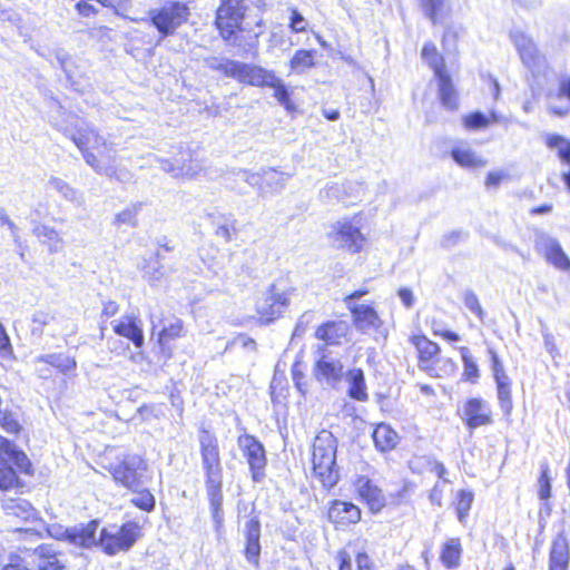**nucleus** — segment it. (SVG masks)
<instances>
[{"instance_id": "f257e3e1", "label": "nucleus", "mask_w": 570, "mask_h": 570, "mask_svg": "<svg viewBox=\"0 0 570 570\" xmlns=\"http://www.w3.org/2000/svg\"><path fill=\"white\" fill-rule=\"evenodd\" d=\"M65 134L81 150L86 163L99 175L118 180L128 178V171L118 169L116 149L88 124H76L75 129L65 128Z\"/></svg>"}, {"instance_id": "f03ea898", "label": "nucleus", "mask_w": 570, "mask_h": 570, "mask_svg": "<svg viewBox=\"0 0 570 570\" xmlns=\"http://www.w3.org/2000/svg\"><path fill=\"white\" fill-rule=\"evenodd\" d=\"M337 440L327 430H322L314 439L312 464L313 474L326 489L333 488L338 481L336 465Z\"/></svg>"}, {"instance_id": "7ed1b4c3", "label": "nucleus", "mask_w": 570, "mask_h": 570, "mask_svg": "<svg viewBox=\"0 0 570 570\" xmlns=\"http://www.w3.org/2000/svg\"><path fill=\"white\" fill-rule=\"evenodd\" d=\"M297 296V288L288 279H275L256 301V312L264 323L279 318Z\"/></svg>"}, {"instance_id": "20e7f679", "label": "nucleus", "mask_w": 570, "mask_h": 570, "mask_svg": "<svg viewBox=\"0 0 570 570\" xmlns=\"http://www.w3.org/2000/svg\"><path fill=\"white\" fill-rule=\"evenodd\" d=\"M18 472L31 474V462L11 441L0 435V490L18 487Z\"/></svg>"}, {"instance_id": "39448f33", "label": "nucleus", "mask_w": 570, "mask_h": 570, "mask_svg": "<svg viewBox=\"0 0 570 570\" xmlns=\"http://www.w3.org/2000/svg\"><path fill=\"white\" fill-rule=\"evenodd\" d=\"M198 441L206 490L223 489V466L217 438L208 431H202Z\"/></svg>"}, {"instance_id": "423d86ee", "label": "nucleus", "mask_w": 570, "mask_h": 570, "mask_svg": "<svg viewBox=\"0 0 570 570\" xmlns=\"http://www.w3.org/2000/svg\"><path fill=\"white\" fill-rule=\"evenodd\" d=\"M139 537L140 527L136 522H127L121 527L101 529L94 546H99L107 554L114 556L129 550Z\"/></svg>"}, {"instance_id": "0eeeda50", "label": "nucleus", "mask_w": 570, "mask_h": 570, "mask_svg": "<svg viewBox=\"0 0 570 570\" xmlns=\"http://www.w3.org/2000/svg\"><path fill=\"white\" fill-rule=\"evenodd\" d=\"M189 14L187 3L173 0L165 1L159 8L149 11L153 26L163 37L174 35L187 21Z\"/></svg>"}, {"instance_id": "6e6552de", "label": "nucleus", "mask_w": 570, "mask_h": 570, "mask_svg": "<svg viewBox=\"0 0 570 570\" xmlns=\"http://www.w3.org/2000/svg\"><path fill=\"white\" fill-rule=\"evenodd\" d=\"M261 0L253 3L258 6ZM247 10L246 0H220L216 13V26L225 40H230L237 30L240 29V21Z\"/></svg>"}, {"instance_id": "1a4fd4ad", "label": "nucleus", "mask_w": 570, "mask_h": 570, "mask_svg": "<svg viewBox=\"0 0 570 570\" xmlns=\"http://www.w3.org/2000/svg\"><path fill=\"white\" fill-rule=\"evenodd\" d=\"M344 364L341 356L334 355L327 350L320 351L313 367V375L318 383L337 389L344 380Z\"/></svg>"}, {"instance_id": "9d476101", "label": "nucleus", "mask_w": 570, "mask_h": 570, "mask_svg": "<svg viewBox=\"0 0 570 570\" xmlns=\"http://www.w3.org/2000/svg\"><path fill=\"white\" fill-rule=\"evenodd\" d=\"M98 527L99 522L92 520L87 524L66 529L60 525H52L48 529V532L57 540H66L70 544L80 548H91L96 543V532L98 531Z\"/></svg>"}, {"instance_id": "9b49d317", "label": "nucleus", "mask_w": 570, "mask_h": 570, "mask_svg": "<svg viewBox=\"0 0 570 570\" xmlns=\"http://www.w3.org/2000/svg\"><path fill=\"white\" fill-rule=\"evenodd\" d=\"M460 416L470 430L493 423L490 404L481 397H472L464 402Z\"/></svg>"}, {"instance_id": "f8f14e48", "label": "nucleus", "mask_w": 570, "mask_h": 570, "mask_svg": "<svg viewBox=\"0 0 570 570\" xmlns=\"http://www.w3.org/2000/svg\"><path fill=\"white\" fill-rule=\"evenodd\" d=\"M238 446L247 459L253 480L259 482L266 465L265 450L254 436L244 434L238 438Z\"/></svg>"}, {"instance_id": "ddd939ff", "label": "nucleus", "mask_w": 570, "mask_h": 570, "mask_svg": "<svg viewBox=\"0 0 570 570\" xmlns=\"http://www.w3.org/2000/svg\"><path fill=\"white\" fill-rule=\"evenodd\" d=\"M146 470L145 462L139 456H131L117 465L112 472L114 479L131 491L141 487V476Z\"/></svg>"}, {"instance_id": "4468645a", "label": "nucleus", "mask_w": 570, "mask_h": 570, "mask_svg": "<svg viewBox=\"0 0 570 570\" xmlns=\"http://www.w3.org/2000/svg\"><path fill=\"white\" fill-rule=\"evenodd\" d=\"M535 248L556 268L564 272L570 271V258L556 238L547 234H540L535 239Z\"/></svg>"}, {"instance_id": "2eb2a0df", "label": "nucleus", "mask_w": 570, "mask_h": 570, "mask_svg": "<svg viewBox=\"0 0 570 570\" xmlns=\"http://www.w3.org/2000/svg\"><path fill=\"white\" fill-rule=\"evenodd\" d=\"M181 156L180 159H161L160 168L175 178L194 179L203 171V166L197 160H191L189 154Z\"/></svg>"}, {"instance_id": "dca6fc26", "label": "nucleus", "mask_w": 570, "mask_h": 570, "mask_svg": "<svg viewBox=\"0 0 570 570\" xmlns=\"http://www.w3.org/2000/svg\"><path fill=\"white\" fill-rule=\"evenodd\" d=\"M334 242L351 252L361 250L364 237L358 227L351 224L348 220H340L333 226Z\"/></svg>"}, {"instance_id": "f3484780", "label": "nucleus", "mask_w": 570, "mask_h": 570, "mask_svg": "<svg viewBox=\"0 0 570 570\" xmlns=\"http://www.w3.org/2000/svg\"><path fill=\"white\" fill-rule=\"evenodd\" d=\"M348 309L352 313L354 325L360 332L368 334L373 331H379L382 326V320L372 306L348 304Z\"/></svg>"}, {"instance_id": "a211bd4d", "label": "nucleus", "mask_w": 570, "mask_h": 570, "mask_svg": "<svg viewBox=\"0 0 570 570\" xmlns=\"http://www.w3.org/2000/svg\"><path fill=\"white\" fill-rule=\"evenodd\" d=\"M273 73L261 66L237 61L234 79L245 85L265 87L268 80L273 79Z\"/></svg>"}, {"instance_id": "6ab92c4d", "label": "nucleus", "mask_w": 570, "mask_h": 570, "mask_svg": "<svg viewBox=\"0 0 570 570\" xmlns=\"http://www.w3.org/2000/svg\"><path fill=\"white\" fill-rule=\"evenodd\" d=\"M350 326L344 321H331L322 324L315 332V337L326 345H341L347 342Z\"/></svg>"}, {"instance_id": "aec40b11", "label": "nucleus", "mask_w": 570, "mask_h": 570, "mask_svg": "<svg viewBox=\"0 0 570 570\" xmlns=\"http://www.w3.org/2000/svg\"><path fill=\"white\" fill-rule=\"evenodd\" d=\"M355 488L360 498L366 502L370 510L374 513L381 511L385 505V497L366 476H358L355 481Z\"/></svg>"}, {"instance_id": "412c9836", "label": "nucleus", "mask_w": 570, "mask_h": 570, "mask_svg": "<svg viewBox=\"0 0 570 570\" xmlns=\"http://www.w3.org/2000/svg\"><path fill=\"white\" fill-rule=\"evenodd\" d=\"M328 520L342 527L355 524L361 520V510L351 502L335 500L328 509Z\"/></svg>"}, {"instance_id": "4be33fe9", "label": "nucleus", "mask_w": 570, "mask_h": 570, "mask_svg": "<svg viewBox=\"0 0 570 570\" xmlns=\"http://www.w3.org/2000/svg\"><path fill=\"white\" fill-rule=\"evenodd\" d=\"M512 42L518 50L522 62L529 68L534 69L540 65L541 56L537 49L533 40L522 33V32H513L511 35Z\"/></svg>"}, {"instance_id": "5701e85b", "label": "nucleus", "mask_w": 570, "mask_h": 570, "mask_svg": "<svg viewBox=\"0 0 570 570\" xmlns=\"http://www.w3.org/2000/svg\"><path fill=\"white\" fill-rule=\"evenodd\" d=\"M261 524L256 518H252L245 524V558L253 566L259 564L261 556Z\"/></svg>"}, {"instance_id": "b1692460", "label": "nucleus", "mask_w": 570, "mask_h": 570, "mask_svg": "<svg viewBox=\"0 0 570 570\" xmlns=\"http://www.w3.org/2000/svg\"><path fill=\"white\" fill-rule=\"evenodd\" d=\"M347 383V395L355 401L366 402L368 400L367 385L364 371L360 367H351L344 373Z\"/></svg>"}, {"instance_id": "393cba45", "label": "nucleus", "mask_w": 570, "mask_h": 570, "mask_svg": "<svg viewBox=\"0 0 570 570\" xmlns=\"http://www.w3.org/2000/svg\"><path fill=\"white\" fill-rule=\"evenodd\" d=\"M570 560L569 541L564 532H560L552 541L549 570H567Z\"/></svg>"}, {"instance_id": "a878e982", "label": "nucleus", "mask_w": 570, "mask_h": 570, "mask_svg": "<svg viewBox=\"0 0 570 570\" xmlns=\"http://www.w3.org/2000/svg\"><path fill=\"white\" fill-rule=\"evenodd\" d=\"M453 160L463 168L475 169L485 167L488 161L474 151L466 142H460L451 150Z\"/></svg>"}, {"instance_id": "bb28decb", "label": "nucleus", "mask_w": 570, "mask_h": 570, "mask_svg": "<svg viewBox=\"0 0 570 570\" xmlns=\"http://www.w3.org/2000/svg\"><path fill=\"white\" fill-rule=\"evenodd\" d=\"M139 323L136 317L125 315L115 322L114 331L116 334L130 340L136 347H141L145 338Z\"/></svg>"}, {"instance_id": "cd10ccee", "label": "nucleus", "mask_w": 570, "mask_h": 570, "mask_svg": "<svg viewBox=\"0 0 570 570\" xmlns=\"http://www.w3.org/2000/svg\"><path fill=\"white\" fill-rule=\"evenodd\" d=\"M2 507L7 515L16 517L24 521L37 519V510L26 499L9 498L3 500Z\"/></svg>"}, {"instance_id": "c85d7f7f", "label": "nucleus", "mask_w": 570, "mask_h": 570, "mask_svg": "<svg viewBox=\"0 0 570 570\" xmlns=\"http://www.w3.org/2000/svg\"><path fill=\"white\" fill-rule=\"evenodd\" d=\"M372 438L375 448L381 452L393 450L400 441L396 431H394L391 425L386 423L377 424L373 431Z\"/></svg>"}, {"instance_id": "c756f323", "label": "nucleus", "mask_w": 570, "mask_h": 570, "mask_svg": "<svg viewBox=\"0 0 570 570\" xmlns=\"http://www.w3.org/2000/svg\"><path fill=\"white\" fill-rule=\"evenodd\" d=\"M439 82V95L442 105L454 110L458 107V95L450 75L445 71L434 75Z\"/></svg>"}, {"instance_id": "7c9ffc66", "label": "nucleus", "mask_w": 570, "mask_h": 570, "mask_svg": "<svg viewBox=\"0 0 570 570\" xmlns=\"http://www.w3.org/2000/svg\"><path fill=\"white\" fill-rule=\"evenodd\" d=\"M462 546L460 539L451 538L442 547L440 560L446 569H455L460 564Z\"/></svg>"}, {"instance_id": "2f4dec72", "label": "nucleus", "mask_w": 570, "mask_h": 570, "mask_svg": "<svg viewBox=\"0 0 570 570\" xmlns=\"http://www.w3.org/2000/svg\"><path fill=\"white\" fill-rule=\"evenodd\" d=\"M206 494L210 505L214 528L219 534L224 525L223 491L222 489H208L206 490Z\"/></svg>"}, {"instance_id": "473e14b6", "label": "nucleus", "mask_w": 570, "mask_h": 570, "mask_svg": "<svg viewBox=\"0 0 570 570\" xmlns=\"http://www.w3.org/2000/svg\"><path fill=\"white\" fill-rule=\"evenodd\" d=\"M559 100L566 99V104L556 105L551 102L549 105V111L556 116L564 117L570 114V76H562L559 81V88L556 95Z\"/></svg>"}, {"instance_id": "72a5a7b5", "label": "nucleus", "mask_w": 570, "mask_h": 570, "mask_svg": "<svg viewBox=\"0 0 570 570\" xmlns=\"http://www.w3.org/2000/svg\"><path fill=\"white\" fill-rule=\"evenodd\" d=\"M495 384L499 406L504 415L510 416L513 410L512 381L510 377H503L495 381Z\"/></svg>"}, {"instance_id": "f704fd0d", "label": "nucleus", "mask_w": 570, "mask_h": 570, "mask_svg": "<svg viewBox=\"0 0 570 570\" xmlns=\"http://www.w3.org/2000/svg\"><path fill=\"white\" fill-rule=\"evenodd\" d=\"M38 365H49L56 367L61 373L67 374L76 368V361L65 354H48L37 358Z\"/></svg>"}, {"instance_id": "c9c22d12", "label": "nucleus", "mask_w": 570, "mask_h": 570, "mask_svg": "<svg viewBox=\"0 0 570 570\" xmlns=\"http://www.w3.org/2000/svg\"><path fill=\"white\" fill-rule=\"evenodd\" d=\"M33 557L38 560L39 570H62L63 568L53 550L47 546L38 547Z\"/></svg>"}, {"instance_id": "e433bc0d", "label": "nucleus", "mask_w": 570, "mask_h": 570, "mask_svg": "<svg viewBox=\"0 0 570 570\" xmlns=\"http://www.w3.org/2000/svg\"><path fill=\"white\" fill-rule=\"evenodd\" d=\"M33 234L40 242L49 245L50 252H57L61 247L62 240L53 227L38 224L33 228Z\"/></svg>"}, {"instance_id": "4c0bfd02", "label": "nucleus", "mask_w": 570, "mask_h": 570, "mask_svg": "<svg viewBox=\"0 0 570 570\" xmlns=\"http://www.w3.org/2000/svg\"><path fill=\"white\" fill-rule=\"evenodd\" d=\"M183 330L184 325L181 320L177 317L170 318L158 334V344L161 347V350H165V345L169 341H174L178 337H181Z\"/></svg>"}, {"instance_id": "58836bf2", "label": "nucleus", "mask_w": 570, "mask_h": 570, "mask_svg": "<svg viewBox=\"0 0 570 570\" xmlns=\"http://www.w3.org/2000/svg\"><path fill=\"white\" fill-rule=\"evenodd\" d=\"M49 187L55 189L57 193H59L63 198L67 200L75 203L77 205H81L82 203V196L81 194L72 188L68 183L65 180L51 177L48 181Z\"/></svg>"}, {"instance_id": "ea45409f", "label": "nucleus", "mask_w": 570, "mask_h": 570, "mask_svg": "<svg viewBox=\"0 0 570 570\" xmlns=\"http://www.w3.org/2000/svg\"><path fill=\"white\" fill-rule=\"evenodd\" d=\"M412 343L419 352L421 362L431 361L440 352L439 345L428 340L425 336H413Z\"/></svg>"}, {"instance_id": "a19ab883", "label": "nucleus", "mask_w": 570, "mask_h": 570, "mask_svg": "<svg viewBox=\"0 0 570 570\" xmlns=\"http://www.w3.org/2000/svg\"><path fill=\"white\" fill-rule=\"evenodd\" d=\"M422 58L433 69L434 75L445 71L443 58L438 53L436 47L433 43L424 45Z\"/></svg>"}, {"instance_id": "79ce46f5", "label": "nucleus", "mask_w": 570, "mask_h": 570, "mask_svg": "<svg viewBox=\"0 0 570 570\" xmlns=\"http://www.w3.org/2000/svg\"><path fill=\"white\" fill-rule=\"evenodd\" d=\"M206 66L215 71H219L226 77L234 78L235 75V68H236V60H230L227 58H217V57H209L205 59Z\"/></svg>"}, {"instance_id": "37998d69", "label": "nucleus", "mask_w": 570, "mask_h": 570, "mask_svg": "<svg viewBox=\"0 0 570 570\" xmlns=\"http://www.w3.org/2000/svg\"><path fill=\"white\" fill-rule=\"evenodd\" d=\"M474 495L469 490H460L458 493L456 513L460 523H465L469 511L472 507Z\"/></svg>"}, {"instance_id": "c03bdc74", "label": "nucleus", "mask_w": 570, "mask_h": 570, "mask_svg": "<svg viewBox=\"0 0 570 570\" xmlns=\"http://www.w3.org/2000/svg\"><path fill=\"white\" fill-rule=\"evenodd\" d=\"M312 66H314V56L309 50H297L291 59V68L296 72H302Z\"/></svg>"}, {"instance_id": "a18cd8bd", "label": "nucleus", "mask_w": 570, "mask_h": 570, "mask_svg": "<svg viewBox=\"0 0 570 570\" xmlns=\"http://www.w3.org/2000/svg\"><path fill=\"white\" fill-rule=\"evenodd\" d=\"M132 492H134V497L131 498V503L135 507H137L144 511H147V512H150L154 510L156 501H155L154 495L148 490L136 489V491H132Z\"/></svg>"}, {"instance_id": "49530a36", "label": "nucleus", "mask_w": 570, "mask_h": 570, "mask_svg": "<svg viewBox=\"0 0 570 570\" xmlns=\"http://www.w3.org/2000/svg\"><path fill=\"white\" fill-rule=\"evenodd\" d=\"M426 16L435 23L448 9V0H422Z\"/></svg>"}, {"instance_id": "de8ad7c7", "label": "nucleus", "mask_w": 570, "mask_h": 570, "mask_svg": "<svg viewBox=\"0 0 570 570\" xmlns=\"http://www.w3.org/2000/svg\"><path fill=\"white\" fill-rule=\"evenodd\" d=\"M460 350L464 367L463 376L468 381L475 382L479 379V367L466 347H461Z\"/></svg>"}, {"instance_id": "09e8293b", "label": "nucleus", "mask_w": 570, "mask_h": 570, "mask_svg": "<svg viewBox=\"0 0 570 570\" xmlns=\"http://www.w3.org/2000/svg\"><path fill=\"white\" fill-rule=\"evenodd\" d=\"M463 124L468 129L485 128L490 125V118L481 111H474L463 117Z\"/></svg>"}, {"instance_id": "8fccbe9b", "label": "nucleus", "mask_w": 570, "mask_h": 570, "mask_svg": "<svg viewBox=\"0 0 570 570\" xmlns=\"http://www.w3.org/2000/svg\"><path fill=\"white\" fill-rule=\"evenodd\" d=\"M92 2H97V3L101 4L102 7L111 6L110 0H77L75 2V8L80 16L90 17V16L96 14V12H97V9L92 4Z\"/></svg>"}, {"instance_id": "3c124183", "label": "nucleus", "mask_w": 570, "mask_h": 570, "mask_svg": "<svg viewBox=\"0 0 570 570\" xmlns=\"http://www.w3.org/2000/svg\"><path fill=\"white\" fill-rule=\"evenodd\" d=\"M140 205H134L130 206L122 212L118 213L115 217V223L120 225H127V226H135L137 224V213Z\"/></svg>"}, {"instance_id": "603ef678", "label": "nucleus", "mask_w": 570, "mask_h": 570, "mask_svg": "<svg viewBox=\"0 0 570 570\" xmlns=\"http://www.w3.org/2000/svg\"><path fill=\"white\" fill-rule=\"evenodd\" d=\"M265 87L273 88L274 97L281 105L287 104V98L289 97L288 90L285 87L284 82L273 73V79H269Z\"/></svg>"}, {"instance_id": "864d4df0", "label": "nucleus", "mask_w": 570, "mask_h": 570, "mask_svg": "<svg viewBox=\"0 0 570 570\" xmlns=\"http://www.w3.org/2000/svg\"><path fill=\"white\" fill-rule=\"evenodd\" d=\"M551 479L549 476V466L547 463L541 464V475L539 478V498L547 500L551 497Z\"/></svg>"}, {"instance_id": "5fc2aeb1", "label": "nucleus", "mask_w": 570, "mask_h": 570, "mask_svg": "<svg viewBox=\"0 0 570 570\" xmlns=\"http://www.w3.org/2000/svg\"><path fill=\"white\" fill-rule=\"evenodd\" d=\"M465 307L475 314L480 320H483V309L480 305L479 298L473 291L466 289L462 295Z\"/></svg>"}, {"instance_id": "6e6d98bb", "label": "nucleus", "mask_w": 570, "mask_h": 570, "mask_svg": "<svg viewBox=\"0 0 570 570\" xmlns=\"http://www.w3.org/2000/svg\"><path fill=\"white\" fill-rule=\"evenodd\" d=\"M144 269V276L153 284L159 282L164 276L163 266L156 258L148 262Z\"/></svg>"}, {"instance_id": "4d7b16f0", "label": "nucleus", "mask_w": 570, "mask_h": 570, "mask_svg": "<svg viewBox=\"0 0 570 570\" xmlns=\"http://www.w3.org/2000/svg\"><path fill=\"white\" fill-rule=\"evenodd\" d=\"M287 179L288 176L283 173H278L273 168L263 170V181L269 185L274 184L275 189L282 188Z\"/></svg>"}, {"instance_id": "13d9d810", "label": "nucleus", "mask_w": 570, "mask_h": 570, "mask_svg": "<svg viewBox=\"0 0 570 570\" xmlns=\"http://www.w3.org/2000/svg\"><path fill=\"white\" fill-rule=\"evenodd\" d=\"M12 346L4 326L0 323V360H10Z\"/></svg>"}, {"instance_id": "bf43d9fd", "label": "nucleus", "mask_w": 570, "mask_h": 570, "mask_svg": "<svg viewBox=\"0 0 570 570\" xmlns=\"http://www.w3.org/2000/svg\"><path fill=\"white\" fill-rule=\"evenodd\" d=\"M489 354L491 357V370L493 373L494 381L502 380L503 377H509V375L505 373L502 362L500 361L498 354L490 348Z\"/></svg>"}, {"instance_id": "052dcab7", "label": "nucleus", "mask_w": 570, "mask_h": 570, "mask_svg": "<svg viewBox=\"0 0 570 570\" xmlns=\"http://www.w3.org/2000/svg\"><path fill=\"white\" fill-rule=\"evenodd\" d=\"M307 27V21L305 18L296 10H292L291 19H289V28L293 32H304Z\"/></svg>"}, {"instance_id": "680f3d73", "label": "nucleus", "mask_w": 570, "mask_h": 570, "mask_svg": "<svg viewBox=\"0 0 570 570\" xmlns=\"http://www.w3.org/2000/svg\"><path fill=\"white\" fill-rule=\"evenodd\" d=\"M0 424L9 433H18L20 431V424L17 419L11 414L0 412Z\"/></svg>"}, {"instance_id": "e2e57ef3", "label": "nucleus", "mask_w": 570, "mask_h": 570, "mask_svg": "<svg viewBox=\"0 0 570 570\" xmlns=\"http://www.w3.org/2000/svg\"><path fill=\"white\" fill-rule=\"evenodd\" d=\"M237 177L239 180L247 183L250 186H258L261 181H263V173L254 174L247 170H239L237 173Z\"/></svg>"}, {"instance_id": "0e129e2a", "label": "nucleus", "mask_w": 570, "mask_h": 570, "mask_svg": "<svg viewBox=\"0 0 570 570\" xmlns=\"http://www.w3.org/2000/svg\"><path fill=\"white\" fill-rule=\"evenodd\" d=\"M543 344L547 352L554 358L559 355V351L556 345L554 336L548 331H542Z\"/></svg>"}, {"instance_id": "69168bd1", "label": "nucleus", "mask_w": 570, "mask_h": 570, "mask_svg": "<svg viewBox=\"0 0 570 570\" xmlns=\"http://www.w3.org/2000/svg\"><path fill=\"white\" fill-rule=\"evenodd\" d=\"M430 501L432 504H435L438 507L442 505L443 500V487L440 482H436L433 487V489L430 492Z\"/></svg>"}, {"instance_id": "338daca9", "label": "nucleus", "mask_w": 570, "mask_h": 570, "mask_svg": "<svg viewBox=\"0 0 570 570\" xmlns=\"http://www.w3.org/2000/svg\"><path fill=\"white\" fill-rule=\"evenodd\" d=\"M399 296L402 301V303L404 304V306L406 308H410L413 306L414 302H415V297L413 295V292L409 288H400L399 289Z\"/></svg>"}, {"instance_id": "774afa93", "label": "nucleus", "mask_w": 570, "mask_h": 570, "mask_svg": "<svg viewBox=\"0 0 570 570\" xmlns=\"http://www.w3.org/2000/svg\"><path fill=\"white\" fill-rule=\"evenodd\" d=\"M357 570H373L370 557L361 552L356 557Z\"/></svg>"}]
</instances>
